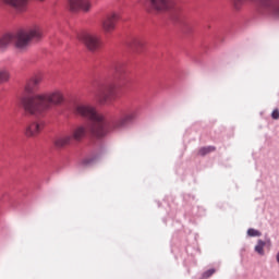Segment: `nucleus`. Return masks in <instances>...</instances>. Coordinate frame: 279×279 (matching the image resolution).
<instances>
[{
	"instance_id": "23",
	"label": "nucleus",
	"mask_w": 279,
	"mask_h": 279,
	"mask_svg": "<svg viewBox=\"0 0 279 279\" xmlns=\"http://www.w3.org/2000/svg\"><path fill=\"white\" fill-rule=\"evenodd\" d=\"M277 263L279 264V253H277Z\"/></svg>"
},
{
	"instance_id": "20",
	"label": "nucleus",
	"mask_w": 279,
	"mask_h": 279,
	"mask_svg": "<svg viewBox=\"0 0 279 279\" xmlns=\"http://www.w3.org/2000/svg\"><path fill=\"white\" fill-rule=\"evenodd\" d=\"M247 234H248V236H260L262 235L260 231H258L256 229H248Z\"/></svg>"
},
{
	"instance_id": "6",
	"label": "nucleus",
	"mask_w": 279,
	"mask_h": 279,
	"mask_svg": "<svg viewBox=\"0 0 279 279\" xmlns=\"http://www.w3.org/2000/svg\"><path fill=\"white\" fill-rule=\"evenodd\" d=\"M117 90V85L114 83H108L105 85L104 89H100L96 94V99L101 105L108 104L112 97H114V92Z\"/></svg>"
},
{
	"instance_id": "3",
	"label": "nucleus",
	"mask_w": 279,
	"mask_h": 279,
	"mask_svg": "<svg viewBox=\"0 0 279 279\" xmlns=\"http://www.w3.org/2000/svg\"><path fill=\"white\" fill-rule=\"evenodd\" d=\"M41 38L43 28L38 25L22 28L15 33L3 34L0 36V53H5V51H8V47L11 45H13L17 51H27L32 41H38Z\"/></svg>"
},
{
	"instance_id": "1",
	"label": "nucleus",
	"mask_w": 279,
	"mask_h": 279,
	"mask_svg": "<svg viewBox=\"0 0 279 279\" xmlns=\"http://www.w3.org/2000/svg\"><path fill=\"white\" fill-rule=\"evenodd\" d=\"M73 112L76 117H82L89 121L87 124L77 125L72 130L70 136L72 141H76L77 143L83 138H86L88 134L95 138H104L109 132H121V130L128 128L129 123L136 121V118L138 117V112L135 110H121L116 119L108 122L106 116L99 113L95 107L84 102L74 105Z\"/></svg>"
},
{
	"instance_id": "19",
	"label": "nucleus",
	"mask_w": 279,
	"mask_h": 279,
	"mask_svg": "<svg viewBox=\"0 0 279 279\" xmlns=\"http://www.w3.org/2000/svg\"><path fill=\"white\" fill-rule=\"evenodd\" d=\"M246 1H254V0H232L234 10H241V8L243 7V3H245Z\"/></svg>"
},
{
	"instance_id": "15",
	"label": "nucleus",
	"mask_w": 279,
	"mask_h": 279,
	"mask_svg": "<svg viewBox=\"0 0 279 279\" xmlns=\"http://www.w3.org/2000/svg\"><path fill=\"white\" fill-rule=\"evenodd\" d=\"M217 148L215 146H206L198 149V156H207V154H213Z\"/></svg>"
},
{
	"instance_id": "8",
	"label": "nucleus",
	"mask_w": 279,
	"mask_h": 279,
	"mask_svg": "<svg viewBox=\"0 0 279 279\" xmlns=\"http://www.w3.org/2000/svg\"><path fill=\"white\" fill-rule=\"evenodd\" d=\"M150 10L156 12H165L171 10L175 5V0H148Z\"/></svg>"
},
{
	"instance_id": "10",
	"label": "nucleus",
	"mask_w": 279,
	"mask_h": 279,
	"mask_svg": "<svg viewBox=\"0 0 279 279\" xmlns=\"http://www.w3.org/2000/svg\"><path fill=\"white\" fill-rule=\"evenodd\" d=\"M71 12H90V0H70L69 1Z\"/></svg>"
},
{
	"instance_id": "7",
	"label": "nucleus",
	"mask_w": 279,
	"mask_h": 279,
	"mask_svg": "<svg viewBox=\"0 0 279 279\" xmlns=\"http://www.w3.org/2000/svg\"><path fill=\"white\" fill-rule=\"evenodd\" d=\"M40 84H43V75L41 74H36L27 81V83L24 87V90H25V93H27V95H29L28 97L36 95V93H38V90H40Z\"/></svg>"
},
{
	"instance_id": "14",
	"label": "nucleus",
	"mask_w": 279,
	"mask_h": 279,
	"mask_svg": "<svg viewBox=\"0 0 279 279\" xmlns=\"http://www.w3.org/2000/svg\"><path fill=\"white\" fill-rule=\"evenodd\" d=\"M71 141H73V137H71V135H63L54 140V146L58 147V149H62V147L71 145Z\"/></svg>"
},
{
	"instance_id": "21",
	"label": "nucleus",
	"mask_w": 279,
	"mask_h": 279,
	"mask_svg": "<svg viewBox=\"0 0 279 279\" xmlns=\"http://www.w3.org/2000/svg\"><path fill=\"white\" fill-rule=\"evenodd\" d=\"M213 274H215V268H211V269L205 271L203 275V278H210V276H213Z\"/></svg>"
},
{
	"instance_id": "11",
	"label": "nucleus",
	"mask_w": 279,
	"mask_h": 279,
	"mask_svg": "<svg viewBox=\"0 0 279 279\" xmlns=\"http://www.w3.org/2000/svg\"><path fill=\"white\" fill-rule=\"evenodd\" d=\"M259 5L272 16H279V0H259Z\"/></svg>"
},
{
	"instance_id": "12",
	"label": "nucleus",
	"mask_w": 279,
	"mask_h": 279,
	"mask_svg": "<svg viewBox=\"0 0 279 279\" xmlns=\"http://www.w3.org/2000/svg\"><path fill=\"white\" fill-rule=\"evenodd\" d=\"M29 0H0L2 5H9V8H14L15 10H23Z\"/></svg>"
},
{
	"instance_id": "18",
	"label": "nucleus",
	"mask_w": 279,
	"mask_h": 279,
	"mask_svg": "<svg viewBox=\"0 0 279 279\" xmlns=\"http://www.w3.org/2000/svg\"><path fill=\"white\" fill-rule=\"evenodd\" d=\"M116 75H119L120 80H123V75H125V68L123 64L119 63L116 65Z\"/></svg>"
},
{
	"instance_id": "17",
	"label": "nucleus",
	"mask_w": 279,
	"mask_h": 279,
	"mask_svg": "<svg viewBox=\"0 0 279 279\" xmlns=\"http://www.w3.org/2000/svg\"><path fill=\"white\" fill-rule=\"evenodd\" d=\"M265 245H267L265 243V241L258 240L257 245L255 246V252H257V254H260V256H264L265 255Z\"/></svg>"
},
{
	"instance_id": "5",
	"label": "nucleus",
	"mask_w": 279,
	"mask_h": 279,
	"mask_svg": "<svg viewBox=\"0 0 279 279\" xmlns=\"http://www.w3.org/2000/svg\"><path fill=\"white\" fill-rule=\"evenodd\" d=\"M119 21V13H108L100 22V27L105 34H112L117 29V23Z\"/></svg>"
},
{
	"instance_id": "13",
	"label": "nucleus",
	"mask_w": 279,
	"mask_h": 279,
	"mask_svg": "<svg viewBox=\"0 0 279 279\" xmlns=\"http://www.w3.org/2000/svg\"><path fill=\"white\" fill-rule=\"evenodd\" d=\"M128 46L135 53H141V50L145 47V40H143L142 38L135 37L129 41Z\"/></svg>"
},
{
	"instance_id": "9",
	"label": "nucleus",
	"mask_w": 279,
	"mask_h": 279,
	"mask_svg": "<svg viewBox=\"0 0 279 279\" xmlns=\"http://www.w3.org/2000/svg\"><path fill=\"white\" fill-rule=\"evenodd\" d=\"M43 130H45L44 121H33L26 126L24 134L28 138H35V136H38Z\"/></svg>"
},
{
	"instance_id": "4",
	"label": "nucleus",
	"mask_w": 279,
	"mask_h": 279,
	"mask_svg": "<svg viewBox=\"0 0 279 279\" xmlns=\"http://www.w3.org/2000/svg\"><path fill=\"white\" fill-rule=\"evenodd\" d=\"M76 38L82 43L88 51H97L101 49V39L89 31H81Z\"/></svg>"
},
{
	"instance_id": "2",
	"label": "nucleus",
	"mask_w": 279,
	"mask_h": 279,
	"mask_svg": "<svg viewBox=\"0 0 279 279\" xmlns=\"http://www.w3.org/2000/svg\"><path fill=\"white\" fill-rule=\"evenodd\" d=\"M21 104L26 114L45 117L52 106H62L64 104V92L56 88L47 93L26 96L22 98Z\"/></svg>"
},
{
	"instance_id": "22",
	"label": "nucleus",
	"mask_w": 279,
	"mask_h": 279,
	"mask_svg": "<svg viewBox=\"0 0 279 279\" xmlns=\"http://www.w3.org/2000/svg\"><path fill=\"white\" fill-rule=\"evenodd\" d=\"M272 119L278 120L279 119V110L275 109L271 113Z\"/></svg>"
},
{
	"instance_id": "16",
	"label": "nucleus",
	"mask_w": 279,
	"mask_h": 279,
	"mask_svg": "<svg viewBox=\"0 0 279 279\" xmlns=\"http://www.w3.org/2000/svg\"><path fill=\"white\" fill-rule=\"evenodd\" d=\"M10 82V71L3 69L0 70V84H5Z\"/></svg>"
}]
</instances>
